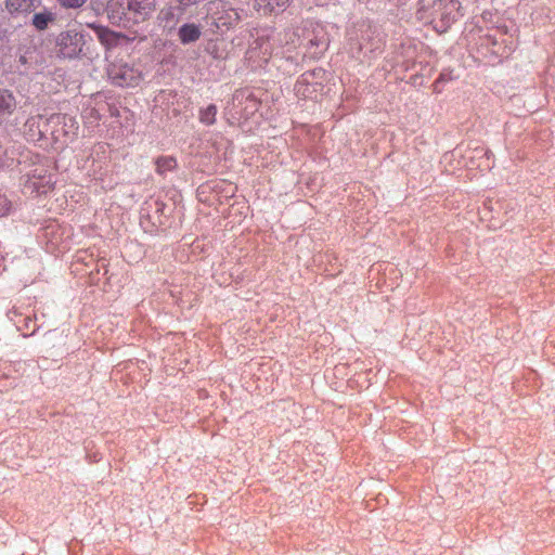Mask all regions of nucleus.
I'll return each instance as SVG.
<instances>
[{"label":"nucleus","instance_id":"15","mask_svg":"<svg viewBox=\"0 0 555 555\" xmlns=\"http://www.w3.org/2000/svg\"><path fill=\"white\" fill-rule=\"evenodd\" d=\"M176 167V160L172 157H159L156 160V170L159 173L170 171Z\"/></svg>","mask_w":555,"mask_h":555},{"label":"nucleus","instance_id":"11","mask_svg":"<svg viewBox=\"0 0 555 555\" xmlns=\"http://www.w3.org/2000/svg\"><path fill=\"white\" fill-rule=\"evenodd\" d=\"M39 0H7V9L11 13H28L36 8Z\"/></svg>","mask_w":555,"mask_h":555},{"label":"nucleus","instance_id":"17","mask_svg":"<svg viewBox=\"0 0 555 555\" xmlns=\"http://www.w3.org/2000/svg\"><path fill=\"white\" fill-rule=\"evenodd\" d=\"M308 79L306 76H302L301 79L298 81V89H297V92L298 93H301L304 96H306V92L305 91H301L299 86H301L304 82H306Z\"/></svg>","mask_w":555,"mask_h":555},{"label":"nucleus","instance_id":"5","mask_svg":"<svg viewBox=\"0 0 555 555\" xmlns=\"http://www.w3.org/2000/svg\"><path fill=\"white\" fill-rule=\"evenodd\" d=\"M435 12L439 16L441 23V25H438L436 22L435 28L438 31L443 33L461 15V7L457 0H438V2L435 3Z\"/></svg>","mask_w":555,"mask_h":555},{"label":"nucleus","instance_id":"6","mask_svg":"<svg viewBox=\"0 0 555 555\" xmlns=\"http://www.w3.org/2000/svg\"><path fill=\"white\" fill-rule=\"evenodd\" d=\"M108 75L114 83L120 87H132L139 83L140 74L127 64H115L108 69Z\"/></svg>","mask_w":555,"mask_h":555},{"label":"nucleus","instance_id":"9","mask_svg":"<svg viewBox=\"0 0 555 555\" xmlns=\"http://www.w3.org/2000/svg\"><path fill=\"white\" fill-rule=\"evenodd\" d=\"M202 35V28L195 23L183 24L178 30L179 40L183 44L195 42Z\"/></svg>","mask_w":555,"mask_h":555},{"label":"nucleus","instance_id":"10","mask_svg":"<svg viewBox=\"0 0 555 555\" xmlns=\"http://www.w3.org/2000/svg\"><path fill=\"white\" fill-rule=\"evenodd\" d=\"M291 0H254V8L263 15L284 10Z\"/></svg>","mask_w":555,"mask_h":555},{"label":"nucleus","instance_id":"7","mask_svg":"<svg viewBox=\"0 0 555 555\" xmlns=\"http://www.w3.org/2000/svg\"><path fill=\"white\" fill-rule=\"evenodd\" d=\"M271 54V44L268 40L266 31L259 34L257 31V38L250 44L248 50L249 59H258L259 61H267Z\"/></svg>","mask_w":555,"mask_h":555},{"label":"nucleus","instance_id":"16","mask_svg":"<svg viewBox=\"0 0 555 555\" xmlns=\"http://www.w3.org/2000/svg\"><path fill=\"white\" fill-rule=\"evenodd\" d=\"M62 7L67 9L81 8L88 0H56Z\"/></svg>","mask_w":555,"mask_h":555},{"label":"nucleus","instance_id":"12","mask_svg":"<svg viewBox=\"0 0 555 555\" xmlns=\"http://www.w3.org/2000/svg\"><path fill=\"white\" fill-rule=\"evenodd\" d=\"M52 178L42 175V170L38 175H34L29 179V188L36 190L38 193H46L52 188Z\"/></svg>","mask_w":555,"mask_h":555},{"label":"nucleus","instance_id":"3","mask_svg":"<svg viewBox=\"0 0 555 555\" xmlns=\"http://www.w3.org/2000/svg\"><path fill=\"white\" fill-rule=\"evenodd\" d=\"M208 16L211 23L220 31L229 30L240 18L238 13L223 1L209 3Z\"/></svg>","mask_w":555,"mask_h":555},{"label":"nucleus","instance_id":"4","mask_svg":"<svg viewBox=\"0 0 555 555\" xmlns=\"http://www.w3.org/2000/svg\"><path fill=\"white\" fill-rule=\"evenodd\" d=\"M302 41H307L313 57L321 54L327 48V37L324 27L318 23H308L302 29Z\"/></svg>","mask_w":555,"mask_h":555},{"label":"nucleus","instance_id":"1","mask_svg":"<svg viewBox=\"0 0 555 555\" xmlns=\"http://www.w3.org/2000/svg\"><path fill=\"white\" fill-rule=\"evenodd\" d=\"M155 9V0H109L106 15L112 24L129 27L146 21Z\"/></svg>","mask_w":555,"mask_h":555},{"label":"nucleus","instance_id":"18","mask_svg":"<svg viewBox=\"0 0 555 555\" xmlns=\"http://www.w3.org/2000/svg\"><path fill=\"white\" fill-rule=\"evenodd\" d=\"M433 0H422L423 5L431 4Z\"/></svg>","mask_w":555,"mask_h":555},{"label":"nucleus","instance_id":"13","mask_svg":"<svg viewBox=\"0 0 555 555\" xmlns=\"http://www.w3.org/2000/svg\"><path fill=\"white\" fill-rule=\"evenodd\" d=\"M53 21V14L50 12L37 13L33 17V24L39 30L46 29L48 24Z\"/></svg>","mask_w":555,"mask_h":555},{"label":"nucleus","instance_id":"2","mask_svg":"<svg viewBox=\"0 0 555 555\" xmlns=\"http://www.w3.org/2000/svg\"><path fill=\"white\" fill-rule=\"evenodd\" d=\"M91 37L79 28H68L56 38V54L66 60L90 55Z\"/></svg>","mask_w":555,"mask_h":555},{"label":"nucleus","instance_id":"8","mask_svg":"<svg viewBox=\"0 0 555 555\" xmlns=\"http://www.w3.org/2000/svg\"><path fill=\"white\" fill-rule=\"evenodd\" d=\"M89 27L94 30L99 41L107 49L117 46L126 38L122 34L113 31L104 26L90 24Z\"/></svg>","mask_w":555,"mask_h":555},{"label":"nucleus","instance_id":"14","mask_svg":"<svg viewBox=\"0 0 555 555\" xmlns=\"http://www.w3.org/2000/svg\"><path fill=\"white\" fill-rule=\"evenodd\" d=\"M217 107L212 104L201 111L199 119L206 125H212L216 120Z\"/></svg>","mask_w":555,"mask_h":555},{"label":"nucleus","instance_id":"19","mask_svg":"<svg viewBox=\"0 0 555 555\" xmlns=\"http://www.w3.org/2000/svg\"><path fill=\"white\" fill-rule=\"evenodd\" d=\"M1 101H2V107H3V106H4V103H5V99H4V95H3V94H2Z\"/></svg>","mask_w":555,"mask_h":555}]
</instances>
